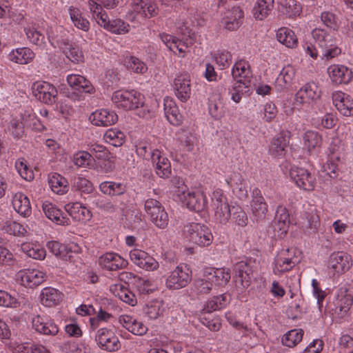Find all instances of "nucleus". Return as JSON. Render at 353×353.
<instances>
[{
  "label": "nucleus",
  "mask_w": 353,
  "mask_h": 353,
  "mask_svg": "<svg viewBox=\"0 0 353 353\" xmlns=\"http://www.w3.org/2000/svg\"><path fill=\"white\" fill-rule=\"evenodd\" d=\"M123 64L125 68L137 74H145L148 66L145 62L134 56H128L124 59Z\"/></svg>",
  "instance_id": "obj_57"
},
{
  "label": "nucleus",
  "mask_w": 353,
  "mask_h": 353,
  "mask_svg": "<svg viewBox=\"0 0 353 353\" xmlns=\"http://www.w3.org/2000/svg\"><path fill=\"white\" fill-rule=\"evenodd\" d=\"M208 279H210L214 286H224L230 280V270L226 268H210L205 270Z\"/></svg>",
  "instance_id": "obj_33"
},
{
  "label": "nucleus",
  "mask_w": 353,
  "mask_h": 353,
  "mask_svg": "<svg viewBox=\"0 0 353 353\" xmlns=\"http://www.w3.org/2000/svg\"><path fill=\"white\" fill-rule=\"evenodd\" d=\"M100 190L109 196H119L127 190L126 185L123 183L115 181H104L99 185Z\"/></svg>",
  "instance_id": "obj_50"
},
{
  "label": "nucleus",
  "mask_w": 353,
  "mask_h": 353,
  "mask_svg": "<svg viewBox=\"0 0 353 353\" xmlns=\"http://www.w3.org/2000/svg\"><path fill=\"white\" fill-rule=\"evenodd\" d=\"M250 270L247 264L239 263L235 267L236 288L241 292H244L251 283Z\"/></svg>",
  "instance_id": "obj_32"
},
{
  "label": "nucleus",
  "mask_w": 353,
  "mask_h": 353,
  "mask_svg": "<svg viewBox=\"0 0 353 353\" xmlns=\"http://www.w3.org/2000/svg\"><path fill=\"white\" fill-rule=\"evenodd\" d=\"M295 250L292 248L281 250L274 259L273 272L281 274L291 270L297 263Z\"/></svg>",
  "instance_id": "obj_11"
},
{
  "label": "nucleus",
  "mask_w": 353,
  "mask_h": 353,
  "mask_svg": "<svg viewBox=\"0 0 353 353\" xmlns=\"http://www.w3.org/2000/svg\"><path fill=\"white\" fill-rule=\"evenodd\" d=\"M32 326L36 332L44 335L55 336L59 332L57 325L45 315L34 316L32 319Z\"/></svg>",
  "instance_id": "obj_23"
},
{
  "label": "nucleus",
  "mask_w": 353,
  "mask_h": 353,
  "mask_svg": "<svg viewBox=\"0 0 353 353\" xmlns=\"http://www.w3.org/2000/svg\"><path fill=\"white\" fill-rule=\"evenodd\" d=\"M95 341L101 349L106 351L115 352L121 348L119 339L111 329L104 327L98 330Z\"/></svg>",
  "instance_id": "obj_15"
},
{
  "label": "nucleus",
  "mask_w": 353,
  "mask_h": 353,
  "mask_svg": "<svg viewBox=\"0 0 353 353\" xmlns=\"http://www.w3.org/2000/svg\"><path fill=\"white\" fill-rule=\"evenodd\" d=\"M165 312V306L161 301H152L146 304L144 308L145 315L150 320L161 317Z\"/></svg>",
  "instance_id": "obj_52"
},
{
  "label": "nucleus",
  "mask_w": 353,
  "mask_h": 353,
  "mask_svg": "<svg viewBox=\"0 0 353 353\" xmlns=\"http://www.w3.org/2000/svg\"><path fill=\"white\" fill-rule=\"evenodd\" d=\"M131 261L145 271H154L159 267V262L151 255L140 249H132L129 253Z\"/></svg>",
  "instance_id": "obj_17"
},
{
  "label": "nucleus",
  "mask_w": 353,
  "mask_h": 353,
  "mask_svg": "<svg viewBox=\"0 0 353 353\" xmlns=\"http://www.w3.org/2000/svg\"><path fill=\"white\" fill-rule=\"evenodd\" d=\"M46 274L35 268H26L19 270L17 274L18 281L26 288H34L43 283Z\"/></svg>",
  "instance_id": "obj_18"
},
{
  "label": "nucleus",
  "mask_w": 353,
  "mask_h": 353,
  "mask_svg": "<svg viewBox=\"0 0 353 353\" xmlns=\"http://www.w3.org/2000/svg\"><path fill=\"white\" fill-rule=\"evenodd\" d=\"M251 210L252 215L256 219H263L268 212V205L259 190L253 191Z\"/></svg>",
  "instance_id": "obj_38"
},
{
  "label": "nucleus",
  "mask_w": 353,
  "mask_h": 353,
  "mask_svg": "<svg viewBox=\"0 0 353 353\" xmlns=\"http://www.w3.org/2000/svg\"><path fill=\"white\" fill-rule=\"evenodd\" d=\"M164 112L168 121L173 125L181 123L183 117L174 100L170 97H165L163 100Z\"/></svg>",
  "instance_id": "obj_36"
},
{
  "label": "nucleus",
  "mask_w": 353,
  "mask_h": 353,
  "mask_svg": "<svg viewBox=\"0 0 353 353\" xmlns=\"http://www.w3.org/2000/svg\"><path fill=\"white\" fill-rule=\"evenodd\" d=\"M145 7L148 12L152 15L157 14V8L152 2L149 0H134L131 4V9L128 12L129 19L131 21L135 20L137 17H145L146 14L143 10Z\"/></svg>",
  "instance_id": "obj_29"
},
{
  "label": "nucleus",
  "mask_w": 353,
  "mask_h": 353,
  "mask_svg": "<svg viewBox=\"0 0 353 353\" xmlns=\"http://www.w3.org/2000/svg\"><path fill=\"white\" fill-rule=\"evenodd\" d=\"M110 290L115 296L130 305L134 306L137 303L134 294L121 283L112 285Z\"/></svg>",
  "instance_id": "obj_42"
},
{
  "label": "nucleus",
  "mask_w": 353,
  "mask_h": 353,
  "mask_svg": "<svg viewBox=\"0 0 353 353\" xmlns=\"http://www.w3.org/2000/svg\"><path fill=\"white\" fill-rule=\"evenodd\" d=\"M172 87L176 97L181 101H187L191 97L190 77L187 73H179L174 79Z\"/></svg>",
  "instance_id": "obj_19"
},
{
  "label": "nucleus",
  "mask_w": 353,
  "mask_h": 353,
  "mask_svg": "<svg viewBox=\"0 0 353 353\" xmlns=\"http://www.w3.org/2000/svg\"><path fill=\"white\" fill-rule=\"evenodd\" d=\"M303 334L304 332L301 329L290 330L283 336L282 343L285 346L293 347L301 341Z\"/></svg>",
  "instance_id": "obj_60"
},
{
  "label": "nucleus",
  "mask_w": 353,
  "mask_h": 353,
  "mask_svg": "<svg viewBox=\"0 0 353 353\" xmlns=\"http://www.w3.org/2000/svg\"><path fill=\"white\" fill-rule=\"evenodd\" d=\"M68 12L74 27L84 32H88L90 30V21L83 16L81 11L79 8L70 6Z\"/></svg>",
  "instance_id": "obj_49"
},
{
  "label": "nucleus",
  "mask_w": 353,
  "mask_h": 353,
  "mask_svg": "<svg viewBox=\"0 0 353 353\" xmlns=\"http://www.w3.org/2000/svg\"><path fill=\"white\" fill-rule=\"evenodd\" d=\"M42 210L46 217L57 225L68 224V219L63 216L62 212L48 201L42 204Z\"/></svg>",
  "instance_id": "obj_45"
},
{
  "label": "nucleus",
  "mask_w": 353,
  "mask_h": 353,
  "mask_svg": "<svg viewBox=\"0 0 353 353\" xmlns=\"http://www.w3.org/2000/svg\"><path fill=\"white\" fill-rule=\"evenodd\" d=\"M145 212L150 221L158 228H165L169 222L168 214L159 201L148 199L145 201Z\"/></svg>",
  "instance_id": "obj_8"
},
{
  "label": "nucleus",
  "mask_w": 353,
  "mask_h": 353,
  "mask_svg": "<svg viewBox=\"0 0 353 353\" xmlns=\"http://www.w3.org/2000/svg\"><path fill=\"white\" fill-rule=\"evenodd\" d=\"M343 150V145L341 141L337 137L334 138L328 148L329 160L327 161V166L330 170L328 173H336L337 170L336 162L340 161Z\"/></svg>",
  "instance_id": "obj_30"
},
{
  "label": "nucleus",
  "mask_w": 353,
  "mask_h": 353,
  "mask_svg": "<svg viewBox=\"0 0 353 353\" xmlns=\"http://www.w3.org/2000/svg\"><path fill=\"white\" fill-rule=\"evenodd\" d=\"M99 264L104 270L114 271L125 268L128 261L117 253L106 252L99 258Z\"/></svg>",
  "instance_id": "obj_26"
},
{
  "label": "nucleus",
  "mask_w": 353,
  "mask_h": 353,
  "mask_svg": "<svg viewBox=\"0 0 353 353\" xmlns=\"http://www.w3.org/2000/svg\"><path fill=\"white\" fill-rule=\"evenodd\" d=\"M35 57L34 52L29 48L23 47L12 50L8 54L10 61L18 64H28Z\"/></svg>",
  "instance_id": "obj_41"
},
{
  "label": "nucleus",
  "mask_w": 353,
  "mask_h": 353,
  "mask_svg": "<svg viewBox=\"0 0 353 353\" xmlns=\"http://www.w3.org/2000/svg\"><path fill=\"white\" fill-rule=\"evenodd\" d=\"M103 139L106 143L119 147L124 143L125 135L123 132L117 128H110L105 132Z\"/></svg>",
  "instance_id": "obj_59"
},
{
  "label": "nucleus",
  "mask_w": 353,
  "mask_h": 353,
  "mask_svg": "<svg viewBox=\"0 0 353 353\" xmlns=\"http://www.w3.org/2000/svg\"><path fill=\"white\" fill-rule=\"evenodd\" d=\"M34 97L48 105L53 104L57 98L58 91L52 84L43 81H36L32 86Z\"/></svg>",
  "instance_id": "obj_13"
},
{
  "label": "nucleus",
  "mask_w": 353,
  "mask_h": 353,
  "mask_svg": "<svg viewBox=\"0 0 353 353\" xmlns=\"http://www.w3.org/2000/svg\"><path fill=\"white\" fill-rule=\"evenodd\" d=\"M271 143L270 152L272 155L275 157L284 155L287 147V141L283 136L279 135L274 137Z\"/></svg>",
  "instance_id": "obj_62"
},
{
  "label": "nucleus",
  "mask_w": 353,
  "mask_h": 353,
  "mask_svg": "<svg viewBox=\"0 0 353 353\" xmlns=\"http://www.w3.org/2000/svg\"><path fill=\"white\" fill-rule=\"evenodd\" d=\"M183 232L185 239L201 247L208 246L213 241L210 229L201 223H189L184 226Z\"/></svg>",
  "instance_id": "obj_6"
},
{
  "label": "nucleus",
  "mask_w": 353,
  "mask_h": 353,
  "mask_svg": "<svg viewBox=\"0 0 353 353\" xmlns=\"http://www.w3.org/2000/svg\"><path fill=\"white\" fill-rule=\"evenodd\" d=\"M244 12L239 6L227 9L223 14L220 23L221 26L229 31H234L242 25Z\"/></svg>",
  "instance_id": "obj_14"
},
{
  "label": "nucleus",
  "mask_w": 353,
  "mask_h": 353,
  "mask_svg": "<svg viewBox=\"0 0 353 353\" xmlns=\"http://www.w3.org/2000/svg\"><path fill=\"white\" fill-rule=\"evenodd\" d=\"M232 74L234 80V83L250 86L252 74L250 64L245 60H240L234 63Z\"/></svg>",
  "instance_id": "obj_21"
},
{
  "label": "nucleus",
  "mask_w": 353,
  "mask_h": 353,
  "mask_svg": "<svg viewBox=\"0 0 353 353\" xmlns=\"http://www.w3.org/2000/svg\"><path fill=\"white\" fill-rule=\"evenodd\" d=\"M130 30V24L121 19L116 18L111 19L107 31L114 34H125Z\"/></svg>",
  "instance_id": "obj_61"
},
{
  "label": "nucleus",
  "mask_w": 353,
  "mask_h": 353,
  "mask_svg": "<svg viewBox=\"0 0 353 353\" xmlns=\"http://www.w3.org/2000/svg\"><path fill=\"white\" fill-rule=\"evenodd\" d=\"M229 302V296L225 294L213 296L206 302L204 310L207 312H211L225 307Z\"/></svg>",
  "instance_id": "obj_58"
},
{
  "label": "nucleus",
  "mask_w": 353,
  "mask_h": 353,
  "mask_svg": "<svg viewBox=\"0 0 353 353\" xmlns=\"http://www.w3.org/2000/svg\"><path fill=\"white\" fill-rule=\"evenodd\" d=\"M61 299V294L55 288L48 287L43 288L40 294V300L46 307H53L57 305Z\"/></svg>",
  "instance_id": "obj_48"
},
{
  "label": "nucleus",
  "mask_w": 353,
  "mask_h": 353,
  "mask_svg": "<svg viewBox=\"0 0 353 353\" xmlns=\"http://www.w3.org/2000/svg\"><path fill=\"white\" fill-rule=\"evenodd\" d=\"M1 228L6 233L15 236H25L28 233L26 226L12 220L3 222Z\"/></svg>",
  "instance_id": "obj_56"
},
{
  "label": "nucleus",
  "mask_w": 353,
  "mask_h": 353,
  "mask_svg": "<svg viewBox=\"0 0 353 353\" xmlns=\"http://www.w3.org/2000/svg\"><path fill=\"white\" fill-rule=\"evenodd\" d=\"M192 272L184 263L177 265L168 276L166 286L170 289H181L185 287L191 281Z\"/></svg>",
  "instance_id": "obj_10"
},
{
  "label": "nucleus",
  "mask_w": 353,
  "mask_h": 353,
  "mask_svg": "<svg viewBox=\"0 0 353 353\" xmlns=\"http://www.w3.org/2000/svg\"><path fill=\"white\" fill-rule=\"evenodd\" d=\"M208 111L211 117L216 120H219L223 117V105L219 94H214L210 97L208 103Z\"/></svg>",
  "instance_id": "obj_55"
},
{
  "label": "nucleus",
  "mask_w": 353,
  "mask_h": 353,
  "mask_svg": "<svg viewBox=\"0 0 353 353\" xmlns=\"http://www.w3.org/2000/svg\"><path fill=\"white\" fill-rule=\"evenodd\" d=\"M314 41L321 49V58L331 59L341 54L335 39V31L332 28H316L312 31Z\"/></svg>",
  "instance_id": "obj_2"
},
{
  "label": "nucleus",
  "mask_w": 353,
  "mask_h": 353,
  "mask_svg": "<svg viewBox=\"0 0 353 353\" xmlns=\"http://www.w3.org/2000/svg\"><path fill=\"white\" fill-rule=\"evenodd\" d=\"M228 185L239 197H243L247 194L246 181L239 172H234L226 179Z\"/></svg>",
  "instance_id": "obj_47"
},
{
  "label": "nucleus",
  "mask_w": 353,
  "mask_h": 353,
  "mask_svg": "<svg viewBox=\"0 0 353 353\" xmlns=\"http://www.w3.org/2000/svg\"><path fill=\"white\" fill-rule=\"evenodd\" d=\"M213 286H214L210 279H208L205 272H204L203 278L198 279L194 281L192 291L198 296L206 295L209 294Z\"/></svg>",
  "instance_id": "obj_54"
},
{
  "label": "nucleus",
  "mask_w": 353,
  "mask_h": 353,
  "mask_svg": "<svg viewBox=\"0 0 353 353\" xmlns=\"http://www.w3.org/2000/svg\"><path fill=\"white\" fill-rule=\"evenodd\" d=\"M181 39L166 33H161L159 37L170 51L181 57H184L188 51V48L193 45L194 39L190 34L188 37L184 32H181Z\"/></svg>",
  "instance_id": "obj_9"
},
{
  "label": "nucleus",
  "mask_w": 353,
  "mask_h": 353,
  "mask_svg": "<svg viewBox=\"0 0 353 353\" xmlns=\"http://www.w3.org/2000/svg\"><path fill=\"white\" fill-rule=\"evenodd\" d=\"M290 226V215L287 209L283 206L277 208L274 220V230L279 236L285 234Z\"/></svg>",
  "instance_id": "obj_35"
},
{
  "label": "nucleus",
  "mask_w": 353,
  "mask_h": 353,
  "mask_svg": "<svg viewBox=\"0 0 353 353\" xmlns=\"http://www.w3.org/2000/svg\"><path fill=\"white\" fill-rule=\"evenodd\" d=\"M321 97V90L315 82H309L301 86L294 97V107L305 109L318 101Z\"/></svg>",
  "instance_id": "obj_5"
},
{
  "label": "nucleus",
  "mask_w": 353,
  "mask_h": 353,
  "mask_svg": "<svg viewBox=\"0 0 353 353\" xmlns=\"http://www.w3.org/2000/svg\"><path fill=\"white\" fill-rule=\"evenodd\" d=\"M61 28L49 27L46 30L48 38L51 45L54 47L61 48L68 59L73 63L83 62L84 59L83 53L80 47L74 43L69 44L68 42L58 36L56 32Z\"/></svg>",
  "instance_id": "obj_3"
},
{
  "label": "nucleus",
  "mask_w": 353,
  "mask_h": 353,
  "mask_svg": "<svg viewBox=\"0 0 353 353\" xmlns=\"http://www.w3.org/2000/svg\"><path fill=\"white\" fill-rule=\"evenodd\" d=\"M273 8L274 0H256L252 12L256 20L262 21L268 17Z\"/></svg>",
  "instance_id": "obj_46"
},
{
  "label": "nucleus",
  "mask_w": 353,
  "mask_h": 353,
  "mask_svg": "<svg viewBox=\"0 0 353 353\" xmlns=\"http://www.w3.org/2000/svg\"><path fill=\"white\" fill-rule=\"evenodd\" d=\"M48 183L51 190L56 194H63L68 190L67 180L57 173L50 175Z\"/></svg>",
  "instance_id": "obj_53"
},
{
  "label": "nucleus",
  "mask_w": 353,
  "mask_h": 353,
  "mask_svg": "<svg viewBox=\"0 0 353 353\" xmlns=\"http://www.w3.org/2000/svg\"><path fill=\"white\" fill-rule=\"evenodd\" d=\"M119 323L121 326L132 334L143 336L148 332L147 326L132 316L123 314L119 317Z\"/></svg>",
  "instance_id": "obj_31"
},
{
  "label": "nucleus",
  "mask_w": 353,
  "mask_h": 353,
  "mask_svg": "<svg viewBox=\"0 0 353 353\" xmlns=\"http://www.w3.org/2000/svg\"><path fill=\"white\" fill-rule=\"evenodd\" d=\"M65 209L73 219L78 221L87 222L92 216L90 210L79 202L68 203Z\"/></svg>",
  "instance_id": "obj_37"
},
{
  "label": "nucleus",
  "mask_w": 353,
  "mask_h": 353,
  "mask_svg": "<svg viewBox=\"0 0 353 353\" xmlns=\"http://www.w3.org/2000/svg\"><path fill=\"white\" fill-rule=\"evenodd\" d=\"M214 211V217L221 224H226L231 219L233 205L230 206L228 199L220 189L215 190L211 197Z\"/></svg>",
  "instance_id": "obj_7"
},
{
  "label": "nucleus",
  "mask_w": 353,
  "mask_h": 353,
  "mask_svg": "<svg viewBox=\"0 0 353 353\" xmlns=\"http://www.w3.org/2000/svg\"><path fill=\"white\" fill-rule=\"evenodd\" d=\"M276 38L280 43L288 48H296L299 44L295 32L287 27L279 28L276 32Z\"/></svg>",
  "instance_id": "obj_39"
},
{
  "label": "nucleus",
  "mask_w": 353,
  "mask_h": 353,
  "mask_svg": "<svg viewBox=\"0 0 353 353\" xmlns=\"http://www.w3.org/2000/svg\"><path fill=\"white\" fill-rule=\"evenodd\" d=\"M111 99L117 108L125 111L136 110L137 114L144 119L151 116L150 109L145 103L144 96L137 90L120 89L112 93Z\"/></svg>",
  "instance_id": "obj_1"
},
{
  "label": "nucleus",
  "mask_w": 353,
  "mask_h": 353,
  "mask_svg": "<svg viewBox=\"0 0 353 353\" xmlns=\"http://www.w3.org/2000/svg\"><path fill=\"white\" fill-rule=\"evenodd\" d=\"M15 353H51L45 346L34 343H22L15 347Z\"/></svg>",
  "instance_id": "obj_63"
},
{
  "label": "nucleus",
  "mask_w": 353,
  "mask_h": 353,
  "mask_svg": "<svg viewBox=\"0 0 353 353\" xmlns=\"http://www.w3.org/2000/svg\"><path fill=\"white\" fill-rule=\"evenodd\" d=\"M332 98L334 105L341 114L353 116V99L350 95L342 91H335Z\"/></svg>",
  "instance_id": "obj_24"
},
{
  "label": "nucleus",
  "mask_w": 353,
  "mask_h": 353,
  "mask_svg": "<svg viewBox=\"0 0 353 353\" xmlns=\"http://www.w3.org/2000/svg\"><path fill=\"white\" fill-rule=\"evenodd\" d=\"M282 11L289 17L299 15L301 12V6L296 0H281Z\"/></svg>",
  "instance_id": "obj_64"
},
{
  "label": "nucleus",
  "mask_w": 353,
  "mask_h": 353,
  "mask_svg": "<svg viewBox=\"0 0 353 353\" xmlns=\"http://www.w3.org/2000/svg\"><path fill=\"white\" fill-rule=\"evenodd\" d=\"M290 176L301 189L312 191L316 185V179L306 169L292 166L290 170Z\"/></svg>",
  "instance_id": "obj_16"
},
{
  "label": "nucleus",
  "mask_w": 353,
  "mask_h": 353,
  "mask_svg": "<svg viewBox=\"0 0 353 353\" xmlns=\"http://www.w3.org/2000/svg\"><path fill=\"white\" fill-rule=\"evenodd\" d=\"M352 265V257L343 252H336L330 254L327 269L333 276L341 275L348 271Z\"/></svg>",
  "instance_id": "obj_12"
},
{
  "label": "nucleus",
  "mask_w": 353,
  "mask_h": 353,
  "mask_svg": "<svg viewBox=\"0 0 353 353\" xmlns=\"http://www.w3.org/2000/svg\"><path fill=\"white\" fill-rule=\"evenodd\" d=\"M12 205L14 210L23 217H28L32 213L29 198L21 192L12 196Z\"/></svg>",
  "instance_id": "obj_34"
},
{
  "label": "nucleus",
  "mask_w": 353,
  "mask_h": 353,
  "mask_svg": "<svg viewBox=\"0 0 353 353\" xmlns=\"http://www.w3.org/2000/svg\"><path fill=\"white\" fill-rule=\"evenodd\" d=\"M327 74L332 83L347 84L352 78L353 73L347 66L340 64H333L327 68Z\"/></svg>",
  "instance_id": "obj_20"
},
{
  "label": "nucleus",
  "mask_w": 353,
  "mask_h": 353,
  "mask_svg": "<svg viewBox=\"0 0 353 353\" xmlns=\"http://www.w3.org/2000/svg\"><path fill=\"white\" fill-rule=\"evenodd\" d=\"M151 160L157 174L161 178H168L171 175V163L165 155L159 150L151 152Z\"/></svg>",
  "instance_id": "obj_22"
},
{
  "label": "nucleus",
  "mask_w": 353,
  "mask_h": 353,
  "mask_svg": "<svg viewBox=\"0 0 353 353\" xmlns=\"http://www.w3.org/2000/svg\"><path fill=\"white\" fill-rule=\"evenodd\" d=\"M304 148L309 152L322 145V136L314 130H307L303 137Z\"/></svg>",
  "instance_id": "obj_51"
},
{
  "label": "nucleus",
  "mask_w": 353,
  "mask_h": 353,
  "mask_svg": "<svg viewBox=\"0 0 353 353\" xmlns=\"http://www.w3.org/2000/svg\"><path fill=\"white\" fill-rule=\"evenodd\" d=\"M22 252L28 257L36 260H43L46 252L43 245L38 241H26L21 245Z\"/></svg>",
  "instance_id": "obj_40"
},
{
  "label": "nucleus",
  "mask_w": 353,
  "mask_h": 353,
  "mask_svg": "<svg viewBox=\"0 0 353 353\" xmlns=\"http://www.w3.org/2000/svg\"><path fill=\"white\" fill-rule=\"evenodd\" d=\"M68 85L74 90L92 93L94 88L90 82L83 76L77 74H70L67 76Z\"/></svg>",
  "instance_id": "obj_44"
},
{
  "label": "nucleus",
  "mask_w": 353,
  "mask_h": 353,
  "mask_svg": "<svg viewBox=\"0 0 353 353\" xmlns=\"http://www.w3.org/2000/svg\"><path fill=\"white\" fill-rule=\"evenodd\" d=\"M118 120L117 114L108 109L96 110L89 116L90 122L96 126H108L114 124Z\"/></svg>",
  "instance_id": "obj_25"
},
{
  "label": "nucleus",
  "mask_w": 353,
  "mask_h": 353,
  "mask_svg": "<svg viewBox=\"0 0 353 353\" xmlns=\"http://www.w3.org/2000/svg\"><path fill=\"white\" fill-rule=\"evenodd\" d=\"M336 298L337 303L335 313L339 318H344L347 315L351 308L353 297L348 293L346 287H342L338 290Z\"/></svg>",
  "instance_id": "obj_27"
},
{
  "label": "nucleus",
  "mask_w": 353,
  "mask_h": 353,
  "mask_svg": "<svg viewBox=\"0 0 353 353\" xmlns=\"http://www.w3.org/2000/svg\"><path fill=\"white\" fill-rule=\"evenodd\" d=\"M176 195L179 200L190 210L201 212L207 207L206 195L200 189L190 190L185 186L179 187Z\"/></svg>",
  "instance_id": "obj_4"
},
{
  "label": "nucleus",
  "mask_w": 353,
  "mask_h": 353,
  "mask_svg": "<svg viewBox=\"0 0 353 353\" xmlns=\"http://www.w3.org/2000/svg\"><path fill=\"white\" fill-rule=\"evenodd\" d=\"M295 68L292 65L283 67L276 79V88L279 90H282L290 86L295 77Z\"/></svg>",
  "instance_id": "obj_43"
},
{
  "label": "nucleus",
  "mask_w": 353,
  "mask_h": 353,
  "mask_svg": "<svg viewBox=\"0 0 353 353\" xmlns=\"http://www.w3.org/2000/svg\"><path fill=\"white\" fill-rule=\"evenodd\" d=\"M46 247L56 257L65 261L70 260L72 257V254L77 252L78 250L77 246L75 245L69 246L57 241H48L46 243Z\"/></svg>",
  "instance_id": "obj_28"
}]
</instances>
